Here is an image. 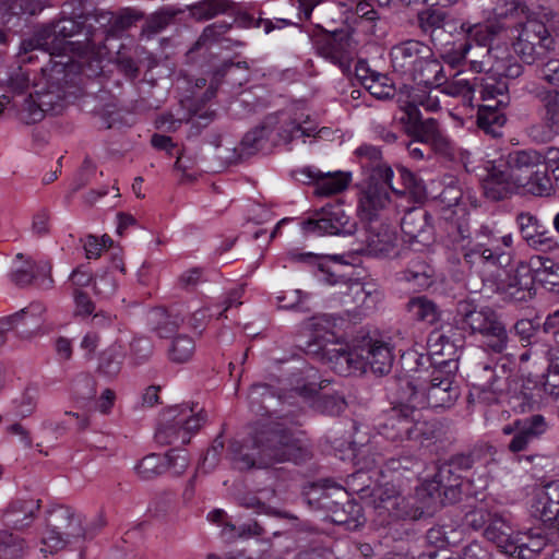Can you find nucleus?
Segmentation results:
<instances>
[{
    "label": "nucleus",
    "instance_id": "nucleus-62",
    "mask_svg": "<svg viewBox=\"0 0 559 559\" xmlns=\"http://www.w3.org/2000/svg\"><path fill=\"white\" fill-rule=\"evenodd\" d=\"M230 27L231 24L224 21L207 25L200 35L197 45H206L217 41Z\"/></svg>",
    "mask_w": 559,
    "mask_h": 559
},
{
    "label": "nucleus",
    "instance_id": "nucleus-42",
    "mask_svg": "<svg viewBox=\"0 0 559 559\" xmlns=\"http://www.w3.org/2000/svg\"><path fill=\"white\" fill-rule=\"evenodd\" d=\"M228 0H202L190 8L191 16L197 21H207L229 9Z\"/></svg>",
    "mask_w": 559,
    "mask_h": 559
},
{
    "label": "nucleus",
    "instance_id": "nucleus-52",
    "mask_svg": "<svg viewBox=\"0 0 559 559\" xmlns=\"http://www.w3.org/2000/svg\"><path fill=\"white\" fill-rule=\"evenodd\" d=\"M478 90V78L473 81L466 79H455L445 88L444 92L450 96H462L469 104L473 100L474 93Z\"/></svg>",
    "mask_w": 559,
    "mask_h": 559
},
{
    "label": "nucleus",
    "instance_id": "nucleus-38",
    "mask_svg": "<svg viewBox=\"0 0 559 559\" xmlns=\"http://www.w3.org/2000/svg\"><path fill=\"white\" fill-rule=\"evenodd\" d=\"M26 550L24 538L7 530L0 531V559H23Z\"/></svg>",
    "mask_w": 559,
    "mask_h": 559
},
{
    "label": "nucleus",
    "instance_id": "nucleus-26",
    "mask_svg": "<svg viewBox=\"0 0 559 559\" xmlns=\"http://www.w3.org/2000/svg\"><path fill=\"white\" fill-rule=\"evenodd\" d=\"M328 360L332 369L341 376L347 377L364 370V361L359 356V345H356L354 348L341 346L329 349Z\"/></svg>",
    "mask_w": 559,
    "mask_h": 559
},
{
    "label": "nucleus",
    "instance_id": "nucleus-33",
    "mask_svg": "<svg viewBox=\"0 0 559 559\" xmlns=\"http://www.w3.org/2000/svg\"><path fill=\"white\" fill-rule=\"evenodd\" d=\"M124 349L121 343L115 342L103 350L98 359V371L108 378L119 374L124 360Z\"/></svg>",
    "mask_w": 559,
    "mask_h": 559
},
{
    "label": "nucleus",
    "instance_id": "nucleus-35",
    "mask_svg": "<svg viewBox=\"0 0 559 559\" xmlns=\"http://www.w3.org/2000/svg\"><path fill=\"white\" fill-rule=\"evenodd\" d=\"M178 316H171L163 308L153 309L148 314V323L153 332L165 338L173 334L182 323Z\"/></svg>",
    "mask_w": 559,
    "mask_h": 559
},
{
    "label": "nucleus",
    "instance_id": "nucleus-43",
    "mask_svg": "<svg viewBox=\"0 0 559 559\" xmlns=\"http://www.w3.org/2000/svg\"><path fill=\"white\" fill-rule=\"evenodd\" d=\"M545 226L535 216L526 214V246L537 250L551 247V239L546 236Z\"/></svg>",
    "mask_w": 559,
    "mask_h": 559
},
{
    "label": "nucleus",
    "instance_id": "nucleus-8",
    "mask_svg": "<svg viewBox=\"0 0 559 559\" xmlns=\"http://www.w3.org/2000/svg\"><path fill=\"white\" fill-rule=\"evenodd\" d=\"M206 420L203 411L194 412L187 406H175L163 413L155 432V440L162 445L186 444L191 435L198 431Z\"/></svg>",
    "mask_w": 559,
    "mask_h": 559
},
{
    "label": "nucleus",
    "instance_id": "nucleus-58",
    "mask_svg": "<svg viewBox=\"0 0 559 559\" xmlns=\"http://www.w3.org/2000/svg\"><path fill=\"white\" fill-rule=\"evenodd\" d=\"M440 131L438 121L433 118H428L421 120L409 133L428 145Z\"/></svg>",
    "mask_w": 559,
    "mask_h": 559
},
{
    "label": "nucleus",
    "instance_id": "nucleus-21",
    "mask_svg": "<svg viewBox=\"0 0 559 559\" xmlns=\"http://www.w3.org/2000/svg\"><path fill=\"white\" fill-rule=\"evenodd\" d=\"M461 479L462 476L460 473L447 462L438 468L432 479L425 484V489L430 496L435 493H437L438 497L443 496L444 499H442V502L444 500L453 502L461 493Z\"/></svg>",
    "mask_w": 559,
    "mask_h": 559
},
{
    "label": "nucleus",
    "instance_id": "nucleus-22",
    "mask_svg": "<svg viewBox=\"0 0 559 559\" xmlns=\"http://www.w3.org/2000/svg\"><path fill=\"white\" fill-rule=\"evenodd\" d=\"M532 514L544 523L559 519V480L547 483L534 490Z\"/></svg>",
    "mask_w": 559,
    "mask_h": 559
},
{
    "label": "nucleus",
    "instance_id": "nucleus-29",
    "mask_svg": "<svg viewBox=\"0 0 559 559\" xmlns=\"http://www.w3.org/2000/svg\"><path fill=\"white\" fill-rule=\"evenodd\" d=\"M230 461L235 468L246 471L250 468H265L266 464H260L262 450L253 444V436L245 443L233 442L229 447Z\"/></svg>",
    "mask_w": 559,
    "mask_h": 559
},
{
    "label": "nucleus",
    "instance_id": "nucleus-14",
    "mask_svg": "<svg viewBox=\"0 0 559 559\" xmlns=\"http://www.w3.org/2000/svg\"><path fill=\"white\" fill-rule=\"evenodd\" d=\"M444 242L448 249L461 253L469 267H473L477 262L496 264L500 257V253L485 248L480 243L472 246L469 230L463 225L451 224Z\"/></svg>",
    "mask_w": 559,
    "mask_h": 559
},
{
    "label": "nucleus",
    "instance_id": "nucleus-15",
    "mask_svg": "<svg viewBox=\"0 0 559 559\" xmlns=\"http://www.w3.org/2000/svg\"><path fill=\"white\" fill-rule=\"evenodd\" d=\"M491 14L496 23H503L507 37L511 48L515 55L522 57L524 53V44L522 43V34L524 32V22L522 14L524 13L523 0H495Z\"/></svg>",
    "mask_w": 559,
    "mask_h": 559
},
{
    "label": "nucleus",
    "instance_id": "nucleus-16",
    "mask_svg": "<svg viewBox=\"0 0 559 559\" xmlns=\"http://www.w3.org/2000/svg\"><path fill=\"white\" fill-rule=\"evenodd\" d=\"M263 130L266 133L271 148L281 144H288L296 136H311L314 128H304L300 122L292 120L285 114H272L263 121Z\"/></svg>",
    "mask_w": 559,
    "mask_h": 559
},
{
    "label": "nucleus",
    "instance_id": "nucleus-1",
    "mask_svg": "<svg viewBox=\"0 0 559 559\" xmlns=\"http://www.w3.org/2000/svg\"><path fill=\"white\" fill-rule=\"evenodd\" d=\"M75 66L68 62H55L43 69L44 78L37 84L34 94L23 99L19 108V118L26 124L36 123L46 114H59L69 98L78 92Z\"/></svg>",
    "mask_w": 559,
    "mask_h": 559
},
{
    "label": "nucleus",
    "instance_id": "nucleus-47",
    "mask_svg": "<svg viewBox=\"0 0 559 559\" xmlns=\"http://www.w3.org/2000/svg\"><path fill=\"white\" fill-rule=\"evenodd\" d=\"M195 350V343L192 337L180 334L176 336L168 349L169 359L182 364L192 358Z\"/></svg>",
    "mask_w": 559,
    "mask_h": 559
},
{
    "label": "nucleus",
    "instance_id": "nucleus-34",
    "mask_svg": "<svg viewBox=\"0 0 559 559\" xmlns=\"http://www.w3.org/2000/svg\"><path fill=\"white\" fill-rule=\"evenodd\" d=\"M428 346L432 355H439L447 357L444 360H440L438 364L445 368L457 369L455 360L452 358L456 353V346L454 343L444 334L440 332H433L428 338Z\"/></svg>",
    "mask_w": 559,
    "mask_h": 559
},
{
    "label": "nucleus",
    "instance_id": "nucleus-49",
    "mask_svg": "<svg viewBox=\"0 0 559 559\" xmlns=\"http://www.w3.org/2000/svg\"><path fill=\"white\" fill-rule=\"evenodd\" d=\"M305 377L299 381H296L294 391L304 397H311L317 394L320 389L324 388L325 381H320L317 369L308 367L304 371Z\"/></svg>",
    "mask_w": 559,
    "mask_h": 559
},
{
    "label": "nucleus",
    "instance_id": "nucleus-13",
    "mask_svg": "<svg viewBox=\"0 0 559 559\" xmlns=\"http://www.w3.org/2000/svg\"><path fill=\"white\" fill-rule=\"evenodd\" d=\"M313 46L319 56L338 66L343 72L349 70L355 56V46L347 31L317 35L313 38Z\"/></svg>",
    "mask_w": 559,
    "mask_h": 559
},
{
    "label": "nucleus",
    "instance_id": "nucleus-19",
    "mask_svg": "<svg viewBox=\"0 0 559 559\" xmlns=\"http://www.w3.org/2000/svg\"><path fill=\"white\" fill-rule=\"evenodd\" d=\"M298 180L304 183L314 182V193L320 197H330L343 192L349 185V174L343 171L322 173L306 167L298 173Z\"/></svg>",
    "mask_w": 559,
    "mask_h": 559
},
{
    "label": "nucleus",
    "instance_id": "nucleus-46",
    "mask_svg": "<svg viewBox=\"0 0 559 559\" xmlns=\"http://www.w3.org/2000/svg\"><path fill=\"white\" fill-rule=\"evenodd\" d=\"M506 25L503 23L474 24L467 27L468 37L480 46L489 45L502 31Z\"/></svg>",
    "mask_w": 559,
    "mask_h": 559
},
{
    "label": "nucleus",
    "instance_id": "nucleus-55",
    "mask_svg": "<svg viewBox=\"0 0 559 559\" xmlns=\"http://www.w3.org/2000/svg\"><path fill=\"white\" fill-rule=\"evenodd\" d=\"M444 19L443 12L430 9L419 12L417 15L418 26L424 33H430L442 27Z\"/></svg>",
    "mask_w": 559,
    "mask_h": 559
},
{
    "label": "nucleus",
    "instance_id": "nucleus-10",
    "mask_svg": "<svg viewBox=\"0 0 559 559\" xmlns=\"http://www.w3.org/2000/svg\"><path fill=\"white\" fill-rule=\"evenodd\" d=\"M523 165L524 151H515L508 155L504 165L493 166L483 180L485 197L500 201L516 193L522 187Z\"/></svg>",
    "mask_w": 559,
    "mask_h": 559
},
{
    "label": "nucleus",
    "instance_id": "nucleus-17",
    "mask_svg": "<svg viewBox=\"0 0 559 559\" xmlns=\"http://www.w3.org/2000/svg\"><path fill=\"white\" fill-rule=\"evenodd\" d=\"M359 356L364 361V370L369 369L372 373L383 376L390 372L394 355L390 342L379 338H364L359 344Z\"/></svg>",
    "mask_w": 559,
    "mask_h": 559
},
{
    "label": "nucleus",
    "instance_id": "nucleus-44",
    "mask_svg": "<svg viewBox=\"0 0 559 559\" xmlns=\"http://www.w3.org/2000/svg\"><path fill=\"white\" fill-rule=\"evenodd\" d=\"M526 266L528 267V275L533 284L544 285L545 283H551L548 280L550 275H554L551 272L554 262L550 259L534 254L530 257Z\"/></svg>",
    "mask_w": 559,
    "mask_h": 559
},
{
    "label": "nucleus",
    "instance_id": "nucleus-18",
    "mask_svg": "<svg viewBox=\"0 0 559 559\" xmlns=\"http://www.w3.org/2000/svg\"><path fill=\"white\" fill-rule=\"evenodd\" d=\"M411 403L408 396H402L397 405L393 406L379 424L378 432L389 441L403 442L408 439Z\"/></svg>",
    "mask_w": 559,
    "mask_h": 559
},
{
    "label": "nucleus",
    "instance_id": "nucleus-41",
    "mask_svg": "<svg viewBox=\"0 0 559 559\" xmlns=\"http://www.w3.org/2000/svg\"><path fill=\"white\" fill-rule=\"evenodd\" d=\"M407 310L418 321L435 323L439 318L436 304L426 297H415L407 302Z\"/></svg>",
    "mask_w": 559,
    "mask_h": 559
},
{
    "label": "nucleus",
    "instance_id": "nucleus-2",
    "mask_svg": "<svg viewBox=\"0 0 559 559\" xmlns=\"http://www.w3.org/2000/svg\"><path fill=\"white\" fill-rule=\"evenodd\" d=\"M95 34L84 22L72 17H62L56 23L43 26L33 37L21 43V51L29 52L36 49L50 56H61L68 52L80 57L95 53Z\"/></svg>",
    "mask_w": 559,
    "mask_h": 559
},
{
    "label": "nucleus",
    "instance_id": "nucleus-63",
    "mask_svg": "<svg viewBox=\"0 0 559 559\" xmlns=\"http://www.w3.org/2000/svg\"><path fill=\"white\" fill-rule=\"evenodd\" d=\"M8 8L13 15H34L43 10L44 3L43 0H9Z\"/></svg>",
    "mask_w": 559,
    "mask_h": 559
},
{
    "label": "nucleus",
    "instance_id": "nucleus-32",
    "mask_svg": "<svg viewBox=\"0 0 559 559\" xmlns=\"http://www.w3.org/2000/svg\"><path fill=\"white\" fill-rule=\"evenodd\" d=\"M532 372H528L526 376V381L534 382V388L531 389L530 394L526 393V406L530 408L538 407L543 401L537 400L536 397H540V393L544 392L552 400L559 399V371H555L554 369L547 374V378L542 386L537 385L536 380H532Z\"/></svg>",
    "mask_w": 559,
    "mask_h": 559
},
{
    "label": "nucleus",
    "instance_id": "nucleus-4",
    "mask_svg": "<svg viewBox=\"0 0 559 559\" xmlns=\"http://www.w3.org/2000/svg\"><path fill=\"white\" fill-rule=\"evenodd\" d=\"M253 444L262 450L260 464L271 466L283 462H299L308 456L299 439L278 426H264L253 435Z\"/></svg>",
    "mask_w": 559,
    "mask_h": 559
},
{
    "label": "nucleus",
    "instance_id": "nucleus-7",
    "mask_svg": "<svg viewBox=\"0 0 559 559\" xmlns=\"http://www.w3.org/2000/svg\"><path fill=\"white\" fill-rule=\"evenodd\" d=\"M403 392L409 402L431 408L451 407L460 396V388L454 381L452 370L444 371L441 368L432 371L426 388L418 390L412 381H406Z\"/></svg>",
    "mask_w": 559,
    "mask_h": 559
},
{
    "label": "nucleus",
    "instance_id": "nucleus-20",
    "mask_svg": "<svg viewBox=\"0 0 559 559\" xmlns=\"http://www.w3.org/2000/svg\"><path fill=\"white\" fill-rule=\"evenodd\" d=\"M396 236L386 228L369 227L361 238V248L357 249L360 254L376 258H390L397 254Z\"/></svg>",
    "mask_w": 559,
    "mask_h": 559
},
{
    "label": "nucleus",
    "instance_id": "nucleus-3",
    "mask_svg": "<svg viewBox=\"0 0 559 559\" xmlns=\"http://www.w3.org/2000/svg\"><path fill=\"white\" fill-rule=\"evenodd\" d=\"M393 72L402 79L426 87H439L447 82L443 66L424 41L406 39L390 50Z\"/></svg>",
    "mask_w": 559,
    "mask_h": 559
},
{
    "label": "nucleus",
    "instance_id": "nucleus-45",
    "mask_svg": "<svg viewBox=\"0 0 559 559\" xmlns=\"http://www.w3.org/2000/svg\"><path fill=\"white\" fill-rule=\"evenodd\" d=\"M355 154L364 169L369 175H373V170L381 167H390L382 159V152L379 147L371 144H361L355 151Z\"/></svg>",
    "mask_w": 559,
    "mask_h": 559
},
{
    "label": "nucleus",
    "instance_id": "nucleus-40",
    "mask_svg": "<svg viewBox=\"0 0 559 559\" xmlns=\"http://www.w3.org/2000/svg\"><path fill=\"white\" fill-rule=\"evenodd\" d=\"M341 294L350 296L355 304L367 309L373 307L381 297V293L377 289L370 290L366 285L350 280H348Z\"/></svg>",
    "mask_w": 559,
    "mask_h": 559
},
{
    "label": "nucleus",
    "instance_id": "nucleus-56",
    "mask_svg": "<svg viewBox=\"0 0 559 559\" xmlns=\"http://www.w3.org/2000/svg\"><path fill=\"white\" fill-rule=\"evenodd\" d=\"M130 354L135 365H142L151 358L153 344L146 337H135L130 344Z\"/></svg>",
    "mask_w": 559,
    "mask_h": 559
},
{
    "label": "nucleus",
    "instance_id": "nucleus-48",
    "mask_svg": "<svg viewBox=\"0 0 559 559\" xmlns=\"http://www.w3.org/2000/svg\"><path fill=\"white\" fill-rule=\"evenodd\" d=\"M461 536V532L449 525H437L431 527L426 535L429 544L438 548L455 545Z\"/></svg>",
    "mask_w": 559,
    "mask_h": 559
},
{
    "label": "nucleus",
    "instance_id": "nucleus-11",
    "mask_svg": "<svg viewBox=\"0 0 559 559\" xmlns=\"http://www.w3.org/2000/svg\"><path fill=\"white\" fill-rule=\"evenodd\" d=\"M549 171L559 188V150L549 148L546 155L535 150H526L527 192L538 197L549 195L552 190Z\"/></svg>",
    "mask_w": 559,
    "mask_h": 559
},
{
    "label": "nucleus",
    "instance_id": "nucleus-23",
    "mask_svg": "<svg viewBox=\"0 0 559 559\" xmlns=\"http://www.w3.org/2000/svg\"><path fill=\"white\" fill-rule=\"evenodd\" d=\"M429 214L423 210L407 211L402 221L401 229L411 243L428 245L432 241L433 230L429 222Z\"/></svg>",
    "mask_w": 559,
    "mask_h": 559
},
{
    "label": "nucleus",
    "instance_id": "nucleus-60",
    "mask_svg": "<svg viewBox=\"0 0 559 559\" xmlns=\"http://www.w3.org/2000/svg\"><path fill=\"white\" fill-rule=\"evenodd\" d=\"M429 272L430 267L427 264L417 262L403 272V280L414 283L418 287H425L429 285Z\"/></svg>",
    "mask_w": 559,
    "mask_h": 559
},
{
    "label": "nucleus",
    "instance_id": "nucleus-24",
    "mask_svg": "<svg viewBox=\"0 0 559 559\" xmlns=\"http://www.w3.org/2000/svg\"><path fill=\"white\" fill-rule=\"evenodd\" d=\"M40 508V501L36 499H15L3 511L2 521L5 526L13 530L28 527Z\"/></svg>",
    "mask_w": 559,
    "mask_h": 559
},
{
    "label": "nucleus",
    "instance_id": "nucleus-39",
    "mask_svg": "<svg viewBox=\"0 0 559 559\" xmlns=\"http://www.w3.org/2000/svg\"><path fill=\"white\" fill-rule=\"evenodd\" d=\"M269 150H271V146L262 122L245 134L239 146L241 156H251L260 151Z\"/></svg>",
    "mask_w": 559,
    "mask_h": 559
},
{
    "label": "nucleus",
    "instance_id": "nucleus-54",
    "mask_svg": "<svg viewBox=\"0 0 559 559\" xmlns=\"http://www.w3.org/2000/svg\"><path fill=\"white\" fill-rule=\"evenodd\" d=\"M510 527L508 524L498 515H491L490 520L485 527V537L493 543H502L509 537Z\"/></svg>",
    "mask_w": 559,
    "mask_h": 559
},
{
    "label": "nucleus",
    "instance_id": "nucleus-5",
    "mask_svg": "<svg viewBox=\"0 0 559 559\" xmlns=\"http://www.w3.org/2000/svg\"><path fill=\"white\" fill-rule=\"evenodd\" d=\"M457 323L463 330L479 333L486 338V345L495 353H501L507 346V331L489 307H477L472 301L457 305Z\"/></svg>",
    "mask_w": 559,
    "mask_h": 559
},
{
    "label": "nucleus",
    "instance_id": "nucleus-53",
    "mask_svg": "<svg viewBox=\"0 0 559 559\" xmlns=\"http://www.w3.org/2000/svg\"><path fill=\"white\" fill-rule=\"evenodd\" d=\"M362 86L379 99L389 98L393 94V86L389 84V79L381 73H373Z\"/></svg>",
    "mask_w": 559,
    "mask_h": 559
},
{
    "label": "nucleus",
    "instance_id": "nucleus-59",
    "mask_svg": "<svg viewBox=\"0 0 559 559\" xmlns=\"http://www.w3.org/2000/svg\"><path fill=\"white\" fill-rule=\"evenodd\" d=\"M318 408L328 415H340L346 408V401L340 394H325L319 399Z\"/></svg>",
    "mask_w": 559,
    "mask_h": 559
},
{
    "label": "nucleus",
    "instance_id": "nucleus-37",
    "mask_svg": "<svg viewBox=\"0 0 559 559\" xmlns=\"http://www.w3.org/2000/svg\"><path fill=\"white\" fill-rule=\"evenodd\" d=\"M383 508L388 510L391 516L402 520H418L423 515V510L414 507L411 501L403 496L390 497L383 500Z\"/></svg>",
    "mask_w": 559,
    "mask_h": 559
},
{
    "label": "nucleus",
    "instance_id": "nucleus-50",
    "mask_svg": "<svg viewBox=\"0 0 559 559\" xmlns=\"http://www.w3.org/2000/svg\"><path fill=\"white\" fill-rule=\"evenodd\" d=\"M50 270L51 266L49 263L37 265L32 261H26L24 266L19 267L11 273V281L15 285L23 287L32 283L35 278L36 272L47 274L50 273Z\"/></svg>",
    "mask_w": 559,
    "mask_h": 559
},
{
    "label": "nucleus",
    "instance_id": "nucleus-25",
    "mask_svg": "<svg viewBox=\"0 0 559 559\" xmlns=\"http://www.w3.org/2000/svg\"><path fill=\"white\" fill-rule=\"evenodd\" d=\"M45 307L39 302H33L13 316L0 320V325L11 324L17 329L22 337H31L43 325Z\"/></svg>",
    "mask_w": 559,
    "mask_h": 559
},
{
    "label": "nucleus",
    "instance_id": "nucleus-31",
    "mask_svg": "<svg viewBox=\"0 0 559 559\" xmlns=\"http://www.w3.org/2000/svg\"><path fill=\"white\" fill-rule=\"evenodd\" d=\"M503 106H495V104H483L477 111V126L485 133L492 138L502 134V128L507 121L504 114L500 111Z\"/></svg>",
    "mask_w": 559,
    "mask_h": 559
},
{
    "label": "nucleus",
    "instance_id": "nucleus-51",
    "mask_svg": "<svg viewBox=\"0 0 559 559\" xmlns=\"http://www.w3.org/2000/svg\"><path fill=\"white\" fill-rule=\"evenodd\" d=\"M399 178L401 180V185L396 186L402 191L395 192L396 194H406L409 193L415 198H423L425 194V188L420 180L416 178V176L405 167H397Z\"/></svg>",
    "mask_w": 559,
    "mask_h": 559
},
{
    "label": "nucleus",
    "instance_id": "nucleus-57",
    "mask_svg": "<svg viewBox=\"0 0 559 559\" xmlns=\"http://www.w3.org/2000/svg\"><path fill=\"white\" fill-rule=\"evenodd\" d=\"M502 432L506 436H513L508 445L511 452L516 453L524 450V424L521 419H515L513 423L504 425Z\"/></svg>",
    "mask_w": 559,
    "mask_h": 559
},
{
    "label": "nucleus",
    "instance_id": "nucleus-12",
    "mask_svg": "<svg viewBox=\"0 0 559 559\" xmlns=\"http://www.w3.org/2000/svg\"><path fill=\"white\" fill-rule=\"evenodd\" d=\"M301 228L305 235H350L356 229V222L340 204L329 205L304 221Z\"/></svg>",
    "mask_w": 559,
    "mask_h": 559
},
{
    "label": "nucleus",
    "instance_id": "nucleus-64",
    "mask_svg": "<svg viewBox=\"0 0 559 559\" xmlns=\"http://www.w3.org/2000/svg\"><path fill=\"white\" fill-rule=\"evenodd\" d=\"M401 109L404 115L400 118L401 122L405 124L407 132H411L423 119L421 114L418 109L417 102L408 98L403 105H401Z\"/></svg>",
    "mask_w": 559,
    "mask_h": 559
},
{
    "label": "nucleus",
    "instance_id": "nucleus-36",
    "mask_svg": "<svg viewBox=\"0 0 559 559\" xmlns=\"http://www.w3.org/2000/svg\"><path fill=\"white\" fill-rule=\"evenodd\" d=\"M167 471V460L163 454L151 453L141 459L134 466L136 476L142 480H152Z\"/></svg>",
    "mask_w": 559,
    "mask_h": 559
},
{
    "label": "nucleus",
    "instance_id": "nucleus-6",
    "mask_svg": "<svg viewBox=\"0 0 559 559\" xmlns=\"http://www.w3.org/2000/svg\"><path fill=\"white\" fill-rule=\"evenodd\" d=\"M85 536L81 514L73 509L59 506L52 509L47 518V528L41 537V551L53 554L68 544L78 542Z\"/></svg>",
    "mask_w": 559,
    "mask_h": 559
},
{
    "label": "nucleus",
    "instance_id": "nucleus-30",
    "mask_svg": "<svg viewBox=\"0 0 559 559\" xmlns=\"http://www.w3.org/2000/svg\"><path fill=\"white\" fill-rule=\"evenodd\" d=\"M292 260L297 262H305L316 267L314 275L317 278L329 286H338L340 293L344 289L348 278L342 275H336L331 271L322 257L307 252V253H292Z\"/></svg>",
    "mask_w": 559,
    "mask_h": 559
},
{
    "label": "nucleus",
    "instance_id": "nucleus-27",
    "mask_svg": "<svg viewBox=\"0 0 559 559\" xmlns=\"http://www.w3.org/2000/svg\"><path fill=\"white\" fill-rule=\"evenodd\" d=\"M411 403L408 439L418 443L436 438L438 432V424L436 420L428 418L423 413V406L415 402Z\"/></svg>",
    "mask_w": 559,
    "mask_h": 559
},
{
    "label": "nucleus",
    "instance_id": "nucleus-61",
    "mask_svg": "<svg viewBox=\"0 0 559 559\" xmlns=\"http://www.w3.org/2000/svg\"><path fill=\"white\" fill-rule=\"evenodd\" d=\"M36 390L26 389L20 399H16L14 404V415L21 418L29 416L36 406Z\"/></svg>",
    "mask_w": 559,
    "mask_h": 559
},
{
    "label": "nucleus",
    "instance_id": "nucleus-28",
    "mask_svg": "<svg viewBox=\"0 0 559 559\" xmlns=\"http://www.w3.org/2000/svg\"><path fill=\"white\" fill-rule=\"evenodd\" d=\"M477 91L484 104H495V106H508L510 104V84L503 78L493 75L478 78Z\"/></svg>",
    "mask_w": 559,
    "mask_h": 559
},
{
    "label": "nucleus",
    "instance_id": "nucleus-9",
    "mask_svg": "<svg viewBox=\"0 0 559 559\" xmlns=\"http://www.w3.org/2000/svg\"><path fill=\"white\" fill-rule=\"evenodd\" d=\"M393 178L394 171L391 167L377 168L373 175H368L358 198V212L364 218L372 219L388 206L391 201L389 190L402 191L395 187Z\"/></svg>",
    "mask_w": 559,
    "mask_h": 559
}]
</instances>
